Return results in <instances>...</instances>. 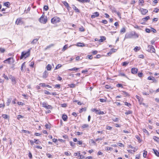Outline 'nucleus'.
<instances>
[{"mask_svg": "<svg viewBox=\"0 0 159 159\" xmlns=\"http://www.w3.org/2000/svg\"><path fill=\"white\" fill-rule=\"evenodd\" d=\"M31 48L29 49L27 52L24 51L22 52L21 56L20 57V59H23V58H26L28 57L30 54V51Z\"/></svg>", "mask_w": 159, "mask_h": 159, "instance_id": "1", "label": "nucleus"}, {"mask_svg": "<svg viewBox=\"0 0 159 159\" xmlns=\"http://www.w3.org/2000/svg\"><path fill=\"white\" fill-rule=\"evenodd\" d=\"M15 60L12 57H9L3 61L4 63H8L9 64H13Z\"/></svg>", "mask_w": 159, "mask_h": 159, "instance_id": "2", "label": "nucleus"}, {"mask_svg": "<svg viewBox=\"0 0 159 159\" xmlns=\"http://www.w3.org/2000/svg\"><path fill=\"white\" fill-rule=\"evenodd\" d=\"M39 21L40 22L45 24L47 21V16H45L44 15H42V16L39 19Z\"/></svg>", "mask_w": 159, "mask_h": 159, "instance_id": "3", "label": "nucleus"}, {"mask_svg": "<svg viewBox=\"0 0 159 159\" xmlns=\"http://www.w3.org/2000/svg\"><path fill=\"white\" fill-rule=\"evenodd\" d=\"M51 22L52 24H55L60 22V18L57 16H55L52 18Z\"/></svg>", "mask_w": 159, "mask_h": 159, "instance_id": "4", "label": "nucleus"}, {"mask_svg": "<svg viewBox=\"0 0 159 159\" xmlns=\"http://www.w3.org/2000/svg\"><path fill=\"white\" fill-rule=\"evenodd\" d=\"M133 36V31L130 32L129 33H127L125 35V39H130Z\"/></svg>", "mask_w": 159, "mask_h": 159, "instance_id": "5", "label": "nucleus"}, {"mask_svg": "<svg viewBox=\"0 0 159 159\" xmlns=\"http://www.w3.org/2000/svg\"><path fill=\"white\" fill-rule=\"evenodd\" d=\"M147 51L151 52H154L155 51L154 47L152 45H148Z\"/></svg>", "mask_w": 159, "mask_h": 159, "instance_id": "6", "label": "nucleus"}, {"mask_svg": "<svg viewBox=\"0 0 159 159\" xmlns=\"http://www.w3.org/2000/svg\"><path fill=\"white\" fill-rule=\"evenodd\" d=\"M9 79H11L13 84H15L16 83V78L11 75H9Z\"/></svg>", "mask_w": 159, "mask_h": 159, "instance_id": "7", "label": "nucleus"}, {"mask_svg": "<svg viewBox=\"0 0 159 159\" xmlns=\"http://www.w3.org/2000/svg\"><path fill=\"white\" fill-rule=\"evenodd\" d=\"M139 11H141V14L143 15H145L148 12V10L147 9L142 8H140Z\"/></svg>", "mask_w": 159, "mask_h": 159, "instance_id": "8", "label": "nucleus"}, {"mask_svg": "<svg viewBox=\"0 0 159 159\" xmlns=\"http://www.w3.org/2000/svg\"><path fill=\"white\" fill-rule=\"evenodd\" d=\"M138 71V69L135 68H132L131 70V72L133 74H136L137 73Z\"/></svg>", "mask_w": 159, "mask_h": 159, "instance_id": "9", "label": "nucleus"}, {"mask_svg": "<svg viewBox=\"0 0 159 159\" xmlns=\"http://www.w3.org/2000/svg\"><path fill=\"white\" fill-rule=\"evenodd\" d=\"M99 15V14L98 12H95L93 14V15H91V17L92 18H94L95 17H98Z\"/></svg>", "mask_w": 159, "mask_h": 159, "instance_id": "10", "label": "nucleus"}, {"mask_svg": "<svg viewBox=\"0 0 159 159\" xmlns=\"http://www.w3.org/2000/svg\"><path fill=\"white\" fill-rule=\"evenodd\" d=\"M72 7L73 9L76 12H80V10L76 7L75 5H72Z\"/></svg>", "mask_w": 159, "mask_h": 159, "instance_id": "11", "label": "nucleus"}, {"mask_svg": "<svg viewBox=\"0 0 159 159\" xmlns=\"http://www.w3.org/2000/svg\"><path fill=\"white\" fill-rule=\"evenodd\" d=\"M22 22L21 21V18H18L17 19L16 21V24L17 25H19L20 23Z\"/></svg>", "mask_w": 159, "mask_h": 159, "instance_id": "12", "label": "nucleus"}, {"mask_svg": "<svg viewBox=\"0 0 159 159\" xmlns=\"http://www.w3.org/2000/svg\"><path fill=\"white\" fill-rule=\"evenodd\" d=\"M39 85L42 87H46L48 88H51L52 87L49 85H46L45 83H40Z\"/></svg>", "mask_w": 159, "mask_h": 159, "instance_id": "13", "label": "nucleus"}, {"mask_svg": "<svg viewBox=\"0 0 159 159\" xmlns=\"http://www.w3.org/2000/svg\"><path fill=\"white\" fill-rule=\"evenodd\" d=\"M48 73L45 70L43 73V78H46L48 76Z\"/></svg>", "mask_w": 159, "mask_h": 159, "instance_id": "14", "label": "nucleus"}, {"mask_svg": "<svg viewBox=\"0 0 159 159\" xmlns=\"http://www.w3.org/2000/svg\"><path fill=\"white\" fill-rule=\"evenodd\" d=\"M100 38V39L98 40L100 42H103L106 39V38L105 36H101Z\"/></svg>", "mask_w": 159, "mask_h": 159, "instance_id": "15", "label": "nucleus"}, {"mask_svg": "<svg viewBox=\"0 0 159 159\" xmlns=\"http://www.w3.org/2000/svg\"><path fill=\"white\" fill-rule=\"evenodd\" d=\"M152 150L154 151V153L155 155L157 157H159V152L157 150L153 149Z\"/></svg>", "mask_w": 159, "mask_h": 159, "instance_id": "16", "label": "nucleus"}, {"mask_svg": "<svg viewBox=\"0 0 159 159\" xmlns=\"http://www.w3.org/2000/svg\"><path fill=\"white\" fill-rule=\"evenodd\" d=\"M62 118L64 121H66L67 120L68 117L66 115L63 114L62 116Z\"/></svg>", "mask_w": 159, "mask_h": 159, "instance_id": "17", "label": "nucleus"}, {"mask_svg": "<svg viewBox=\"0 0 159 159\" xmlns=\"http://www.w3.org/2000/svg\"><path fill=\"white\" fill-rule=\"evenodd\" d=\"M148 80H152L153 82L156 81V80H155L154 77H153L149 76L148 78Z\"/></svg>", "mask_w": 159, "mask_h": 159, "instance_id": "18", "label": "nucleus"}, {"mask_svg": "<svg viewBox=\"0 0 159 159\" xmlns=\"http://www.w3.org/2000/svg\"><path fill=\"white\" fill-rule=\"evenodd\" d=\"M95 113L97 114H98L99 115H102L104 114V112L100 111L98 109L97 110H96Z\"/></svg>", "mask_w": 159, "mask_h": 159, "instance_id": "19", "label": "nucleus"}, {"mask_svg": "<svg viewBox=\"0 0 159 159\" xmlns=\"http://www.w3.org/2000/svg\"><path fill=\"white\" fill-rule=\"evenodd\" d=\"M38 40V39H35L33 40L31 42V44H34L36 43L37 42Z\"/></svg>", "mask_w": 159, "mask_h": 159, "instance_id": "20", "label": "nucleus"}, {"mask_svg": "<svg viewBox=\"0 0 159 159\" xmlns=\"http://www.w3.org/2000/svg\"><path fill=\"white\" fill-rule=\"evenodd\" d=\"M154 140L157 143H159V138L156 136H154L153 138Z\"/></svg>", "mask_w": 159, "mask_h": 159, "instance_id": "21", "label": "nucleus"}, {"mask_svg": "<svg viewBox=\"0 0 159 159\" xmlns=\"http://www.w3.org/2000/svg\"><path fill=\"white\" fill-rule=\"evenodd\" d=\"M122 94L125 97L126 96H129V94L126 92L125 91H122Z\"/></svg>", "mask_w": 159, "mask_h": 159, "instance_id": "22", "label": "nucleus"}, {"mask_svg": "<svg viewBox=\"0 0 159 159\" xmlns=\"http://www.w3.org/2000/svg\"><path fill=\"white\" fill-rule=\"evenodd\" d=\"M11 98H7L6 104L7 106H9L11 101Z\"/></svg>", "mask_w": 159, "mask_h": 159, "instance_id": "23", "label": "nucleus"}, {"mask_svg": "<svg viewBox=\"0 0 159 159\" xmlns=\"http://www.w3.org/2000/svg\"><path fill=\"white\" fill-rule=\"evenodd\" d=\"M133 36H134L135 38H138L139 37V35L135 31H133Z\"/></svg>", "mask_w": 159, "mask_h": 159, "instance_id": "24", "label": "nucleus"}, {"mask_svg": "<svg viewBox=\"0 0 159 159\" xmlns=\"http://www.w3.org/2000/svg\"><path fill=\"white\" fill-rule=\"evenodd\" d=\"M46 69L48 70H51L52 66L50 64H48L47 66Z\"/></svg>", "mask_w": 159, "mask_h": 159, "instance_id": "25", "label": "nucleus"}, {"mask_svg": "<svg viewBox=\"0 0 159 159\" xmlns=\"http://www.w3.org/2000/svg\"><path fill=\"white\" fill-rule=\"evenodd\" d=\"M77 46L78 47H82L84 46V44L83 43H77Z\"/></svg>", "mask_w": 159, "mask_h": 159, "instance_id": "26", "label": "nucleus"}, {"mask_svg": "<svg viewBox=\"0 0 159 159\" xmlns=\"http://www.w3.org/2000/svg\"><path fill=\"white\" fill-rule=\"evenodd\" d=\"M46 107H45V108L47 109H52L53 108V107L50 105H48V104L47 105Z\"/></svg>", "mask_w": 159, "mask_h": 159, "instance_id": "27", "label": "nucleus"}, {"mask_svg": "<svg viewBox=\"0 0 159 159\" xmlns=\"http://www.w3.org/2000/svg\"><path fill=\"white\" fill-rule=\"evenodd\" d=\"M140 49V47H138L137 46H136L134 49V50L135 52H137Z\"/></svg>", "mask_w": 159, "mask_h": 159, "instance_id": "28", "label": "nucleus"}, {"mask_svg": "<svg viewBox=\"0 0 159 159\" xmlns=\"http://www.w3.org/2000/svg\"><path fill=\"white\" fill-rule=\"evenodd\" d=\"M62 3L66 7H68V6H69V4L66 1H63Z\"/></svg>", "mask_w": 159, "mask_h": 159, "instance_id": "29", "label": "nucleus"}, {"mask_svg": "<svg viewBox=\"0 0 159 159\" xmlns=\"http://www.w3.org/2000/svg\"><path fill=\"white\" fill-rule=\"evenodd\" d=\"M4 5L5 6L7 7H9V6L10 5V3L9 2H7L4 3Z\"/></svg>", "mask_w": 159, "mask_h": 159, "instance_id": "30", "label": "nucleus"}, {"mask_svg": "<svg viewBox=\"0 0 159 159\" xmlns=\"http://www.w3.org/2000/svg\"><path fill=\"white\" fill-rule=\"evenodd\" d=\"M126 32V30L125 28H122L120 31L121 33H125Z\"/></svg>", "mask_w": 159, "mask_h": 159, "instance_id": "31", "label": "nucleus"}, {"mask_svg": "<svg viewBox=\"0 0 159 159\" xmlns=\"http://www.w3.org/2000/svg\"><path fill=\"white\" fill-rule=\"evenodd\" d=\"M34 143H35L36 144H39V143H40L38 139H34Z\"/></svg>", "mask_w": 159, "mask_h": 159, "instance_id": "32", "label": "nucleus"}, {"mask_svg": "<svg viewBox=\"0 0 159 159\" xmlns=\"http://www.w3.org/2000/svg\"><path fill=\"white\" fill-rule=\"evenodd\" d=\"M118 75H119V76H124L126 78L127 77L125 75L124 73H120Z\"/></svg>", "mask_w": 159, "mask_h": 159, "instance_id": "33", "label": "nucleus"}, {"mask_svg": "<svg viewBox=\"0 0 159 159\" xmlns=\"http://www.w3.org/2000/svg\"><path fill=\"white\" fill-rule=\"evenodd\" d=\"M150 17L149 16H147L145 18H143V20L144 21H147L149 19Z\"/></svg>", "mask_w": 159, "mask_h": 159, "instance_id": "34", "label": "nucleus"}, {"mask_svg": "<svg viewBox=\"0 0 159 159\" xmlns=\"http://www.w3.org/2000/svg\"><path fill=\"white\" fill-rule=\"evenodd\" d=\"M68 48V45L67 44L65 45L63 47L62 51H65V50H66Z\"/></svg>", "mask_w": 159, "mask_h": 159, "instance_id": "35", "label": "nucleus"}, {"mask_svg": "<svg viewBox=\"0 0 159 159\" xmlns=\"http://www.w3.org/2000/svg\"><path fill=\"white\" fill-rule=\"evenodd\" d=\"M42 106L43 107H44L45 108L47 105H48V104L45 102H43L42 103Z\"/></svg>", "mask_w": 159, "mask_h": 159, "instance_id": "36", "label": "nucleus"}, {"mask_svg": "<svg viewBox=\"0 0 159 159\" xmlns=\"http://www.w3.org/2000/svg\"><path fill=\"white\" fill-rule=\"evenodd\" d=\"M2 117L5 119H7L8 118V116L6 114H2Z\"/></svg>", "mask_w": 159, "mask_h": 159, "instance_id": "37", "label": "nucleus"}, {"mask_svg": "<svg viewBox=\"0 0 159 159\" xmlns=\"http://www.w3.org/2000/svg\"><path fill=\"white\" fill-rule=\"evenodd\" d=\"M25 62L24 63H22V65H21L20 69H21V70L22 71L23 70V68L24 67H25Z\"/></svg>", "mask_w": 159, "mask_h": 159, "instance_id": "38", "label": "nucleus"}, {"mask_svg": "<svg viewBox=\"0 0 159 159\" xmlns=\"http://www.w3.org/2000/svg\"><path fill=\"white\" fill-rule=\"evenodd\" d=\"M79 69V68H78L74 67L73 68L69 69L68 70L70 71H72V70H78Z\"/></svg>", "mask_w": 159, "mask_h": 159, "instance_id": "39", "label": "nucleus"}, {"mask_svg": "<svg viewBox=\"0 0 159 159\" xmlns=\"http://www.w3.org/2000/svg\"><path fill=\"white\" fill-rule=\"evenodd\" d=\"M2 76L4 77L5 79H6L7 80H9V77H7L6 75H5V74H3Z\"/></svg>", "mask_w": 159, "mask_h": 159, "instance_id": "40", "label": "nucleus"}, {"mask_svg": "<svg viewBox=\"0 0 159 159\" xmlns=\"http://www.w3.org/2000/svg\"><path fill=\"white\" fill-rule=\"evenodd\" d=\"M61 65L60 64H58L57 66H56V67L55 68V70H56V69H58V68H60V67H61Z\"/></svg>", "mask_w": 159, "mask_h": 159, "instance_id": "41", "label": "nucleus"}, {"mask_svg": "<svg viewBox=\"0 0 159 159\" xmlns=\"http://www.w3.org/2000/svg\"><path fill=\"white\" fill-rule=\"evenodd\" d=\"M88 127H89V125L88 124H84L82 126V128H87Z\"/></svg>", "mask_w": 159, "mask_h": 159, "instance_id": "42", "label": "nucleus"}, {"mask_svg": "<svg viewBox=\"0 0 159 159\" xmlns=\"http://www.w3.org/2000/svg\"><path fill=\"white\" fill-rule=\"evenodd\" d=\"M22 131L24 133L26 134H30V132L29 131H27L24 129L22 130Z\"/></svg>", "mask_w": 159, "mask_h": 159, "instance_id": "43", "label": "nucleus"}, {"mask_svg": "<svg viewBox=\"0 0 159 159\" xmlns=\"http://www.w3.org/2000/svg\"><path fill=\"white\" fill-rule=\"evenodd\" d=\"M111 9L113 12L116 13L117 12L116 10V9L114 7L111 8Z\"/></svg>", "mask_w": 159, "mask_h": 159, "instance_id": "44", "label": "nucleus"}, {"mask_svg": "<svg viewBox=\"0 0 159 159\" xmlns=\"http://www.w3.org/2000/svg\"><path fill=\"white\" fill-rule=\"evenodd\" d=\"M132 113V112L131 111H127L125 112V114L126 115H128L131 114Z\"/></svg>", "mask_w": 159, "mask_h": 159, "instance_id": "45", "label": "nucleus"}, {"mask_svg": "<svg viewBox=\"0 0 159 159\" xmlns=\"http://www.w3.org/2000/svg\"><path fill=\"white\" fill-rule=\"evenodd\" d=\"M129 63V62H128L126 61H125L122 63V65L123 66H126Z\"/></svg>", "mask_w": 159, "mask_h": 159, "instance_id": "46", "label": "nucleus"}, {"mask_svg": "<svg viewBox=\"0 0 159 159\" xmlns=\"http://www.w3.org/2000/svg\"><path fill=\"white\" fill-rule=\"evenodd\" d=\"M147 152L146 151H144L143 153V156L144 157H146L147 155Z\"/></svg>", "mask_w": 159, "mask_h": 159, "instance_id": "47", "label": "nucleus"}, {"mask_svg": "<svg viewBox=\"0 0 159 159\" xmlns=\"http://www.w3.org/2000/svg\"><path fill=\"white\" fill-rule=\"evenodd\" d=\"M5 51V49L3 48H0V52L1 53H3Z\"/></svg>", "mask_w": 159, "mask_h": 159, "instance_id": "48", "label": "nucleus"}, {"mask_svg": "<svg viewBox=\"0 0 159 159\" xmlns=\"http://www.w3.org/2000/svg\"><path fill=\"white\" fill-rule=\"evenodd\" d=\"M125 105L128 106L129 107H130L131 106V105L130 103H129L127 102H125Z\"/></svg>", "mask_w": 159, "mask_h": 159, "instance_id": "49", "label": "nucleus"}, {"mask_svg": "<svg viewBox=\"0 0 159 159\" xmlns=\"http://www.w3.org/2000/svg\"><path fill=\"white\" fill-rule=\"evenodd\" d=\"M43 9L45 11H47L48 9V7L47 6H44L43 7Z\"/></svg>", "mask_w": 159, "mask_h": 159, "instance_id": "50", "label": "nucleus"}, {"mask_svg": "<svg viewBox=\"0 0 159 159\" xmlns=\"http://www.w3.org/2000/svg\"><path fill=\"white\" fill-rule=\"evenodd\" d=\"M44 93L45 94L48 95H50L51 94L47 90L44 91Z\"/></svg>", "mask_w": 159, "mask_h": 159, "instance_id": "51", "label": "nucleus"}, {"mask_svg": "<svg viewBox=\"0 0 159 159\" xmlns=\"http://www.w3.org/2000/svg\"><path fill=\"white\" fill-rule=\"evenodd\" d=\"M112 120L115 122H117L118 121V120L117 118L116 117H114L112 119Z\"/></svg>", "mask_w": 159, "mask_h": 159, "instance_id": "52", "label": "nucleus"}, {"mask_svg": "<svg viewBox=\"0 0 159 159\" xmlns=\"http://www.w3.org/2000/svg\"><path fill=\"white\" fill-rule=\"evenodd\" d=\"M17 103L19 105L23 106V105H24V103H23L22 102H18Z\"/></svg>", "mask_w": 159, "mask_h": 159, "instance_id": "53", "label": "nucleus"}, {"mask_svg": "<svg viewBox=\"0 0 159 159\" xmlns=\"http://www.w3.org/2000/svg\"><path fill=\"white\" fill-rule=\"evenodd\" d=\"M145 31L146 32L149 33L151 31V30L149 29L146 28L145 29Z\"/></svg>", "mask_w": 159, "mask_h": 159, "instance_id": "54", "label": "nucleus"}, {"mask_svg": "<svg viewBox=\"0 0 159 159\" xmlns=\"http://www.w3.org/2000/svg\"><path fill=\"white\" fill-rule=\"evenodd\" d=\"M46 156L49 158L52 157V155L49 153H47L46 154Z\"/></svg>", "mask_w": 159, "mask_h": 159, "instance_id": "55", "label": "nucleus"}, {"mask_svg": "<svg viewBox=\"0 0 159 159\" xmlns=\"http://www.w3.org/2000/svg\"><path fill=\"white\" fill-rule=\"evenodd\" d=\"M102 23L104 24H107L108 23V22L106 20H102Z\"/></svg>", "mask_w": 159, "mask_h": 159, "instance_id": "56", "label": "nucleus"}, {"mask_svg": "<svg viewBox=\"0 0 159 159\" xmlns=\"http://www.w3.org/2000/svg\"><path fill=\"white\" fill-rule=\"evenodd\" d=\"M143 98H140V99L139 100V103L140 105H141V103L143 102Z\"/></svg>", "mask_w": 159, "mask_h": 159, "instance_id": "57", "label": "nucleus"}, {"mask_svg": "<svg viewBox=\"0 0 159 159\" xmlns=\"http://www.w3.org/2000/svg\"><path fill=\"white\" fill-rule=\"evenodd\" d=\"M127 151H128V152L130 153H134V152H135V151L134 150H128Z\"/></svg>", "mask_w": 159, "mask_h": 159, "instance_id": "58", "label": "nucleus"}, {"mask_svg": "<svg viewBox=\"0 0 159 159\" xmlns=\"http://www.w3.org/2000/svg\"><path fill=\"white\" fill-rule=\"evenodd\" d=\"M53 46V45L52 44H51L50 45H49V46H47V47H46V48H45V49L46 50L47 49H48V48H51V47L52 46Z\"/></svg>", "mask_w": 159, "mask_h": 159, "instance_id": "59", "label": "nucleus"}, {"mask_svg": "<svg viewBox=\"0 0 159 159\" xmlns=\"http://www.w3.org/2000/svg\"><path fill=\"white\" fill-rule=\"evenodd\" d=\"M70 146H74L75 145V143L71 142V141H70Z\"/></svg>", "mask_w": 159, "mask_h": 159, "instance_id": "60", "label": "nucleus"}, {"mask_svg": "<svg viewBox=\"0 0 159 159\" xmlns=\"http://www.w3.org/2000/svg\"><path fill=\"white\" fill-rule=\"evenodd\" d=\"M79 30L81 32H84V31L85 30L83 27H82L81 28H79Z\"/></svg>", "mask_w": 159, "mask_h": 159, "instance_id": "61", "label": "nucleus"}, {"mask_svg": "<svg viewBox=\"0 0 159 159\" xmlns=\"http://www.w3.org/2000/svg\"><path fill=\"white\" fill-rule=\"evenodd\" d=\"M115 14H117L119 17L121 18V14L120 12H117Z\"/></svg>", "mask_w": 159, "mask_h": 159, "instance_id": "62", "label": "nucleus"}, {"mask_svg": "<svg viewBox=\"0 0 159 159\" xmlns=\"http://www.w3.org/2000/svg\"><path fill=\"white\" fill-rule=\"evenodd\" d=\"M92 53L94 55H95L98 53V51L96 50L93 51H92Z\"/></svg>", "mask_w": 159, "mask_h": 159, "instance_id": "63", "label": "nucleus"}, {"mask_svg": "<svg viewBox=\"0 0 159 159\" xmlns=\"http://www.w3.org/2000/svg\"><path fill=\"white\" fill-rule=\"evenodd\" d=\"M78 157L80 159H82L84 157L82 155H80V156H78Z\"/></svg>", "mask_w": 159, "mask_h": 159, "instance_id": "64", "label": "nucleus"}]
</instances>
